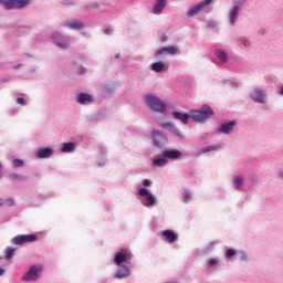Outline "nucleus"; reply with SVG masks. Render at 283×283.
Segmentation results:
<instances>
[{"mask_svg": "<svg viewBox=\"0 0 283 283\" xmlns=\"http://www.w3.org/2000/svg\"><path fill=\"white\" fill-rule=\"evenodd\" d=\"M30 3H32V0H0V6H2L4 10H21L28 8Z\"/></svg>", "mask_w": 283, "mask_h": 283, "instance_id": "nucleus-1", "label": "nucleus"}, {"mask_svg": "<svg viewBox=\"0 0 283 283\" xmlns=\"http://www.w3.org/2000/svg\"><path fill=\"white\" fill-rule=\"evenodd\" d=\"M213 114L212 109L205 105L201 109L191 111L190 118L198 123H203L209 119V117Z\"/></svg>", "mask_w": 283, "mask_h": 283, "instance_id": "nucleus-2", "label": "nucleus"}, {"mask_svg": "<svg viewBox=\"0 0 283 283\" xmlns=\"http://www.w3.org/2000/svg\"><path fill=\"white\" fill-rule=\"evenodd\" d=\"M146 102L149 105V107L156 112H163L167 108V104L161 102L158 97L154 95L146 96Z\"/></svg>", "mask_w": 283, "mask_h": 283, "instance_id": "nucleus-3", "label": "nucleus"}, {"mask_svg": "<svg viewBox=\"0 0 283 283\" xmlns=\"http://www.w3.org/2000/svg\"><path fill=\"white\" fill-rule=\"evenodd\" d=\"M36 241V234H20L14 237L11 242L15 245L25 244L27 242H35Z\"/></svg>", "mask_w": 283, "mask_h": 283, "instance_id": "nucleus-4", "label": "nucleus"}, {"mask_svg": "<svg viewBox=\"0 0 283 283\" xmlns=\"http://www.w3.org/2000/svg\"><path fill=\"white\" fill-rule=\"evenodd\" d=\"M130 260V255L126 250H120L115 254L114 262L116 265H120L123 263H127Z\"/></svg>", "mask_w": 283, "mask_h": 283, "instance_id": "nucleus-5", "label": "nucleus"}, {"mask_svg": "<svg viewBox=\"0 0 283 283\" xmlns=\"http://www.w3.org/2000/svg\"><path fill=\"white\" fill-rule=\"evenodd\" d=\"M153 140H154V145L156 147H164L167 138L164 134H161L159 130L154 129L153 130Z\"/></svg>", "mask_w": 283, "mask_h": 283, "instance_id": "nucleus-6", "label": "nucleus"}, {"mask_svg": "<svg viewBox=\"0 0 283 283\" xmlns=\"http://www.w3.org/2000/svg\"><path fill=\"white\" fill-rule=\"evenodd\" d=\"M139 196H147L144 202L145 207H154L156 205V197L147 191V189H139Z\"/></svg>", "mask_w": 283, "mask_h": 283, "instance_id": "nucleus-7", "label": "nucleus"}, {"mask_svg": "<svg viewBox=\"0 0 283 283\" xmlns=\"http://www.w3.org/2000/svg\"><path fill=\"white\" fill-rule=\"evenodd\" d=\"M161 235L169 244H175L178 241V234H176L172 230H165L161 232Z\"/></svg>", "mask_w": 283, "mask_h": 283, "instance_id": "nucleus-8", "label": "nucleus"}, {"mask_svg": "<svg viewBox=\"0 0 283 283\" xmlns=\"http://www.w3.org/2000/svg\"><path fill=\"white\" fill-rule=\"evenodd\" d=\"M36 280V265H32L22 276V282H34Z\"/></svg>", "mask_w": 283, "mask_h": 283, "instance_id": "nucleus-9", "label": "nucleus"}, {"mask_svg": "<svg viewBox=\"0 0 283 283\" xmlns=\"http://www.w3.org/2000/svg\"><path fill=\"white\" fill-rule=\"evenodd\" d=\"M54 156V148H39L36 151L38 158H52Z\"/></svg>", "mask_w": 283, "mask_h": 283, "instance_id": "nucleus-10", "label": "nucleus"}, {"mask_svg": "<svg viewBox=\"0 0 283 283\" xmlns=\"http://www.w3.org/2000/svg\"><path fill=\"white\" fill-rule=\"evenodd\" d=\"M212 0H205L203 2L197 4L196 7H193L192 9H190L188 11V15L192 17L195 14H198L202 9L206 8V6L210 4Z\"/></svg>", "mask_w": 283, "mask_h": 283, "instance_id": "nucleus-11", "label": "nucleus"}, {"mask_svg": "<svg viewBox=\"0 0 283 283\" xmlns=\"http://www.w3.org/2000/svg\"><path fill=\"white\" fill-rule=\"evenodd\" d=\"M180 156H181V153L177 149L163 151V157L166 158V160L167 158H169L170 160H178Z\"/></svg>", "mask_w": 283, "mask_h": 283, "instance_id": "nucleus-12", "label": "nucleus"}, {"mask_svg": "<svg viewBox=\"0 0 283 283\" xmlns=\"http://www.w3.org/2000/svg\"><path fill=\"white\" fill-rule=\"evenodd\" d=\"M59 38H61V33L54 32V33H53V39H54L55 44H56L57 46H60V48L63 49V50L70 48V42H69V41H66V40L60 41Z\"/></svg>", "mask_w": 283, "mask_h": 283, "instance_id": "nucleus-13", "label": "nucleus"}, {"mask_svg": "<svg viewBox=\"0 0 283 283\" xmlns=\"http://www.w3.org/2000/svg\"><path fill=\"white\" fill-rule=\"evenodd\" d=\"M172 116L175 119L180 120L184 125H187L189 123V118H191V115L187 113L181 114L180 112H174Z\"/></svg>", "mask_w": 283, "mask_h": 283, "instance_id": "nucleus-14", "label": "nucleus"}, {"mask_svg": "<svg viewBox=\"0 0 283 283\" xmlns=\"http://www.w3.org/2000/svg\"><path fill=\"white\" fill-rule=\"evenodd\" d=\"M251 97L253 101L258 103H264V94L261 90H255L252 94Z\"/></svg>", "mask_w": 283, "mask_h": 283, "instance_id": "nucleus-15", "label": "nucleus"}, {"mask_svg": "<svg viewBox=\"0 0 283 283\" xmlns=\"http://www.w3.org/2000/svg\"><path fill=\"white\" fill-rule=\"evenodd\" d=\"M234 125H235L234 122L224 123V124L221 125V127L219 128V130H220L221 133L229 134V133L232 132Z\"/></svg>", "mask_w": 283, "mask_h": 283, "instance_id": "nucleus-16", "label": "nucleus"}, {"mask_svg": "<svg viewBox=\"0 0 283 283\" xmlns=\"http://www.w3.org/2000/svg\"><path fill=\"white\" fill-rule=\"evenodd\" d=\"M76 150V145L74 143H64L62 145V151L63 154H72V151Z\"/></svg>", "mask_w": 283, "mask_h": 283, "instance_id": "nucleus-17", "label": "nucleus"}, {"mask_svg": "<svg viewBox=\"0 0 283 283\" xmlns=\"http://www.w3.org/2000/svg\"><path fill=\"white\" fill-rule=\"evenodd\" d=\"M66 27L73 29V30H81L84 28V24L81 21L72 20L66 22Z\"/></svg>", "mask_w": 283, "mask_h": 283, "instance_id": "nucleus-18", "label": "nucleus"}, {"mask_svg": "<svg viewBox=\"0 0 283 283\" xmlns=\"http://www.w3.org/2000/svg\"><path fill=\"white\" fill-rule=\"evenodd\" d=\"M130 274L128 268L126 266H120V269L118 270V272L116 273V279H125Z\"/></svg>", "mask_w": 283, "mask_h": 283, "instance_id": "nucleus-19", "label": "nucleus"}, {"mask_svg": "<svg viewBox=\"0 0 283 283\" xmlns=\"http://www.w3.org/2000/svg\"><path fill=\"white\" fill-rule=\"evenodd\" d=\"M166 6V0H157L155 7H154V13L155 14H160L163 9Z\"/></svg>", "mask_w": 283, "mask_h": 283, "instance_id": "nucleus-20", "label": "nucleus"}, {"mask_svg": "<svg viewBox=\"0 0 283 283\" xmlns=\"http://www.w3.org/2000/svg\"><path fill=\"white\" fill-rule=\"evenodd\" d=\"M168 160L163 156L153 160V167H166Z\"/></svg>", "mask_w": 283, "mask_h": 283, "instance_id": "nucleus-21", "label": "nucleus"}, {"mask_svg": "<svg viewBox=\"0 0 283 283\" xmlns=\"http://www.w3.org/2000/svg\"><path fill=\"white\" fill-rule=\"evenodd\" d=\"M77 102L80 104H85L86 102H90L92 103L93 102V97L88 94H84V93H81L77 97Z\"/></svg>", "mask_w": 283, "mask_h": 283, "instance_id": "nucleus-22", "label": "nucleus"}, {"mask_svg": "<svg viewBox=\"0 0 283 283\" xmlns=\"http://www.w3.org/2000/svg\"><path fill=\"white\" fill-rule=\"evenodd\" d=\"M239 11H240V8H239L238 6H235V7L232 9V11H231V13H230V21H231L232 24L235 23L237 18H238V15H239Z\"/></svg>", "mask_w": 283, "mask_h": 283, "instance_id": "nucleus-23", "label": "nucleus"}, {"mask_svg": "<svg viewBox=\"0 0 283 283\" xmlns=\"http://www.w3.org/2000/svg\"><path fill=\"white\" fill-rule=\"evenodd\" d=\"M219 149L218 146H208L197 151V156H202V154H207L208 151H217Z\"/></svg>", "mask_w": 283, "mask_h": 283, "instance_id": "nucleus-24", "label": "nucleus"}, {"mask_svg": "<svg viewBox=\"0 0 283 283\" xmlns=\"http://www.w3.org/2000/svg\"><path fill=\"white\" fill-rule=\"evenodd\" d=\"M14 251H17V249L8 247L4 250V258H6V260H12V258L14 256Z\"/></svg>", "mask_w": 283, "mask_h": 283, "instance_id": "nucleus-25", "label": "nucleus"}, {"mask_svg": "<svg viewBox=\"0 0 283 283\" xmlns=\"http://www.w3.org/2000/svg\"><path fill=\"white\" fill-rule=\"evenodd\" d=\"M216 54L222 63H226L228 61V55L224 51L218 50Z\"/></svg>", "mask_w": 283, "mask_h": 283, "instance_id": "nucleus-26", "label": "nucleus"}, {"mask_svg": "<svg viewBox=\"0 0 283 283\" xmlns=\"http://www.w3.org/2000/svg\"><path fill=\"white\" fill-rule=\"evenodd\" d=\"M25 165V161L23 159L14 158L12 159V166L18 168V167H23Z\"/></svg>", "mask_w": 283, "mask_h": 283, "instance_id": "nucleus-27", "label": "nucleus"}, {"mask_svg": "<svg viewBox=\"0 0 283 283\" xmlns=\"http://www.w3.org/2000/svg\"><path fill=\"white\" fill-rule=\"evenodd\" d=\"M164 69V64L161 62H156L151 64V70L155 72H160Z\"/></svg>", "mask_w": 283, "mask_h": 283, "instance_id": "nucleus-28", "label": "nucleus"}, {"mask_svg": "<svg viewBox=\"0 0 283 283\" xmlns=\"http://www.w3.org/2000/svg\"><path fill=\"white\" fill-rule=\"evenodd\" d=\"M165 50H166V53L171 55H175L177 52H180L176 46H166Z\"/></svg>", "mask_w": 283, "mask_h": 283, "instance_id": "nucleus-29", "label": "nucleus"}, {"mask_svg": "<svg viewBox=\"0 0 283 283\" xmlns=\"http://www.w3.org/2000/svg\"><path fill=\"white\" fill-rule=\"evenodd\" d=\"M234 187H235V189H242V187H243V179L242 178L234 179Z\"/></svg>", "mask_w": 283, "mask_h": 283, "instance_id": "nucleus-30", "label": "nucleus"}, {"mask_svg": "<svg viewBox=\"0 0 283 283\" xmlns=\"http://www.w3.org/2000/svg\"><path fill=\"white\" fill-rule=\"evenodd\" d=\"M238 254V252L235 251V250H233V249H229V250H227V252H226V256L228 258V259H231V258H233L234 255H237Z\"/></svg>", "mask_w": 283, "mask_h": 283, "instance_id": "nucleus-31", "label": "nucleus"}, {"mask_svg": "<svg viewBox=\"0 0 283 283\" xmlns=\"http://www.w3.org/2000/svg\"><path fill=\"white\" fill-rule=\"evenodd\" d=\"M167 53L166 48H161L156 52V56Z\"/></svg>", "mask_w": 283, "mask_h": 283, "instance_id": "nucleus-32", "label": "nucleus"}, {"mask_svg": "<svg viewBox=\"0 0 283 283\" xmlns=\"http://www.w3.org/2000/svg\"><path fill=\"white\" fill-rule=\"evenodd\" d=\"M167 53L166 48H161L156 52V56Z\"/></svg>", "mask_w": 283, "mask_h": 283, "instance_id": "nucleus-33", "label": "nucleus"}, {"mask_svg": "<svg viewBox=\"0 0 283 283\" xmlns=\"http://www.w3.org/2000/svg\"><path fill=\"white\" fill-rule=\"evenodd\" d=\"M161 127H164V128H172L174 124L172 123H163Z\"/></svg>", "mask_w": 283, "mask_h": 283, "instance_id": "nucleus-34", "label": "nucleus"}, {"mask_svg": "<svg viewBox=\"0 0 283 283\" xmlns=\"http://www.w3.org/2000/svg\"><path fill=\"white\" fill-rule=\"evenodd\" d=\"M17 103H18V105H25V99L22 97H18Z\"/></svg>", "mask_w": 283, "mask_h": 283, "instance_id": "nucleus-35", "label": "nucleus"}, {"mask_svg": "<svg viewBox=\"0 0 283 283\" xmlns=\"http://www.w3.org/2000/svg\"><path fill=\"white\" fill-rule=\"evenodd\" d=\"M143 185H144V187H149V185H151V181L148 179H145Z\"/></svg>", "mask_w": 283, "mask_h": 283, "instance_id": "nucleus-36", "label": "nucleus"}, {"mask_svg": "<svg viewBox=\"0 0 283 283\" xmlns=\"http://www.w3.org/2000/svg\"><path fill=\"white\" fill-rule=\"evenodd\" d=\"M209 265H210V266L217 265V260H216V259H211V260L209 261Z\"/></svg>", "mask_w": 283, "mask_h": 283, "instance_id": "nucleus-37", "label": "nucleus"}, {"mask_svg": "<svg viewBox=\"0 0 283 283\" xmlns=\"http://www.w3.org/2000/svg\"><path fill=\"white\" fill-rule=\"evenodd\" d=\"M184 198H185L186 200H190V193H189L188 191H185V192H184Z\"/></svg>", "mask_w": 283, "mask_h": 283, "instance_id": "nucleus-38", "label": "nucleus"}, {"mask_svg": "<svg viewBox=\"0 0 283 283\" xmlns=\"http://www.w3.org/2000/svg\"><path fill=\"white\" fill-rule=\"evenodd\" d=\"M7 202L9 203V207L14 206V200H12V199H8Z\"/></svg>", "mask_w": 283, "mask_h": 283, "instance_id": "nucleus-39", "label": "nucleus"}, {"mask_svg": "<svg viewBox=\"0 0 283 283\" xmlns=\"http://www.w3.org/2000/svg\"><path fill=\"white\" fill-rule=\"evenodd\" d=\"M42 271H43V266L42 265H38L36 273H41Z\"/></svg>", "mask_w": 283, "mask_h": 283, "instance_id": "nucleus-40", "label": "nucleus"}, {"mask_svg": "<svg viewBox=\"0 0 283 283\" xmlns=\"http://www.w3.org/2000/svg\"><path fill=\"white\" fill-rule=\"evenodd\" d=\"M0 275H6V270L0 268Z\"/></svg>", "mask_w": 283, "mask_h": 283, "instance_id": "nucleus-41", "label": "nucleus"}, {"mask_svg": "<svg viewBox=\"0 0 283 283\" xmlns=\"http://www.w3.org/2000/svg\"><path fill=\"white\" fill-rule=\"evenodd\" d=\"M3 205H6V200L0 199V207H3Z\"/></svg>", "mask_w": 283, "mask_h": 283, "instance_id": "nucleus-42", "label": "nucleus"}, {"mask_svg": "<svg viewBox=\"0 0 283 283\" xmlns=\"http://www.w3.org/2000/svg\"><path fill=\"white\" fill-rule=\"evenodd\" d=\"M161 41H163V42H167V41H168V36H166V35L163 36Z\"/></svg>", "mask_w": 283, "mask_h": 283, "instance_id": "nucleus-43", "label": "nucleus"}, {"mask_svg": "<svg viewBox=\"0 0 283 283\" xmlns=\"http://www.w3.org/2000/svg\"><path fill=\"white\" fill-rule=\"evenodd\" d=\"M1 169H3V165H1V163H0V177L2 176Z\"/></svg>", "mask_w": 283, "mask_h": 283, "instance_id": "nucleus-44", "label": "nucleus"}, {"mask_svg": "<svg viewBox=\"0 0 283 283\" xmlns=\"http://www.w3.org/2000/svg\"><path fill=\"white\" fill-rule=\"evenodd\" d=\"M85 72H86V70H85V69H82L81 74H84Z\"/></svg>", "mask_w": 283, "mask_h": 283, "instance_id": "nucleus-45", "label": "nucleus"}, {"mask_svg": "<svg viewBox=\"0 0 283 283\" xmlns=\"http://www.w3.org/2000/svg\"><path fill=\"white\" fill-rule=\"evenodd\" d=\"M281 94L283 95V86H282V88H281Z\"/></svg>", "mask_w": 283, "mask_h": 283, "instance_id": "nucleus-46", "label": "nucleus"}]
</instances>
